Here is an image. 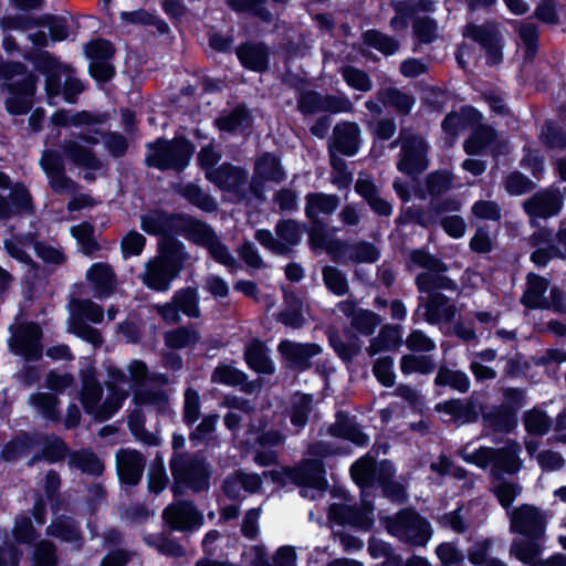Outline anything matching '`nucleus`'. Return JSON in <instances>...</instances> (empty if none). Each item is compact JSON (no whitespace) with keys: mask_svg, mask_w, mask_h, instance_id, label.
I'll return each mask as SVG.
<instances>
[{"mask_svg":"<svg viewBox=\"0 0 566 566\" xmlns=\"http://www.w3.org/2000/svg\"><path fill=\"white\" fill-rule=\"evenodd\" d=\"M189 261L190 254L181 241L166 239L159 245L158 254L145 262L138 279L149 290L167 292Z\"/></svg>","mask_w":566,"mask_h":566,"instance_id":"1","label":"nucleus"},{"mask_svg":"<svg viewBox=\"0 0 566 566\" xmlns=\"http://www.w3.org/2000/svg\"><path fill=\"white\" fill-rule=\"evenodd\" d=\"M81 384L80 402L84 411L98 421L112 418L128 397V390L112 385L107 387L108 394L103 400V387L93 369L81 371Z\"/></svg>","mask_w":566,"mask_h":566,"instance_id":"2","label":"nucleus"},{"mask_svg":"<svg viewBox=\"0 0 566 566\" xmlns=\"http://www.w3.org/2000/svg\"><path fill=\"white\" fill-rule=\"evenodd\" d=\"M521 446L509 440L504 447H480L473 451L465 446L459 450V455L468 463L480 469L490 468V480L503 478L505 474L514 475L521 471L523 462L520 458Z\"/></svg>","mask_w":566,"mask_h":566,"instance_id":"3","label":"nucleus"},{"mask_svg":"<svg viewBox=\"0 0 566 566\" xmlns=\"http://www.w3.org/2000/svg\"><path fill=\"white\" fill-rule=\"evenodd\" d=\"M0 81L9 92L4 105L12 115H25L33 106L38 76L20 62H0Z\"/></svg>","mask_w":566,"mask_h":566,"instance_id":"4","label":"nucleus"},{"mask_svg":"<svg viewBox=\"0 0 566 566\" xmlns=\"http://www.w3.org/2000/svg\"><path fill=\"white\" fill-rule=\"evenodd\" d=\"M40 166L53 192L72 196L67 203L69 211H77L95 205V200L90 195L78 192L81 186L67 176L65 160L60 150L45 149L40 158Z\"/></svg>","mask_w":566,"mask_h":566,"instance_id":"5","label":"nucleus"},{"mask_svg":"<svg viewBox=\"0 0 566 566\" xmlns=\"http://www.w3.org/2000/svg\"><path fill=\"white\" fill-rule=\"evenodd\" d=\"M193 147L185 138H158L147 145L145 163L160 170H184L192 156Z\"/></svg>","mask_w":566,"mask_h":566,"instance_id":"6","label":"nucleus"},{"mask_svg":"<svg viewBox=\"0 0 566 566\" xmlns=\"http://www.w3.org/2000/svg\"><path fill=\"white\" fill-rule=\"evenodd\" d=\"M104 319L103 307L91 300H73L70 303L67 331L93 347H101L104 339L99 329L87 324H99Z\"/></svg>","mask_w":566,"mask_h":566,"instance_id":"7","label":"nucleus"},{"mask_svg":"<svg viewBox=\"0 0 566 566\" xmlns=\"http://www.w3.org/2000/svg\"><path fill=\"white\" fill-rule=\"evenodd\" d=\"M410 259L415 264L424 269L415 279L416 286L421 294L430 296L432 293H440V290L453 291L457 289L455 282L444 274L448 266L441 260L423 250L411 251Z\"/></svg>","mask_w":566,"mask_h":566,"instance_id":"8","label":"nucleus"},{"mask_svg":"<svg viewBox=\"0 0 566 566\" xmlns=\"http://www.w3.org/2000/svg\"><path fill=\"white\" fill-rule=\"evenodd\" d=\"M171 474L177 483L185 484L195 492L209 489L210 465L200 454L175 453L170 459Z\"/></svg>","mask_w":566,"mask_h":566,"instance_id":"9","label":"nucleus"},{"mask_svg":"<svg viewBox=\"0 0 566 566\" xmlns=\"http://www.w3.org/2000/svg\"><path fill=\"white\" fill-rule=\"evenodd\" d=\"M399 145L397 169L408 176L423 172L429 166L428 143L420 135L401 129L391 148Z\"/></svg>","mask_w":566,"mask_h":566,"instance_id":"10","label":"nucleus"},{"mask_svg":"<svg viewBox=\"0 0 566 566\" xmlns=\"http://www.w3.org/2000/svg\"><path fill=\"white\" fill-rule=\"evenodd\" d=\"M388 532L403 543L424 546L431 537L430 524L412 510H401L386 521Z\"/></svg>","mask_w":566,"mask_h":566,"instance_id":"11","label":"nucleus"},{"mask_svg":"<svg viewBox=\"0 0 566 566\" xmlns=\"http://www.w3.org/2000/svg\"><path fill=\"white\" fill-rule=\"evenodd\" d=\"M275 234L276 238L270 230L260 229L254 238L262 247L277 255L291 254L302 239L300 224L292 219L280 220L275 226Z\"/></svg>","mask_w":566,"mask_h":566,"instance_id":"12","label":"nucleus"},{"mask_svg":"<svg viewBox=\"0 0 566 566\" xmlns=\"http://www.w3.org/2000/svg\"><path fill=\"white\" fill-rule=\"evenodd\" d=\"M511 533H517L524 537L544 538L547 524V514L541 509L522 504L507 511Z\"/></svg>","mask_w":566,"mask_h":566,"instance_id":"13","label":"nucleus"},{"mask_svg":"<svg viewBox=\"0 0 566 566\" xmlns=\"http://www.w3.org/2000/svg\"><path fill=\"white\" fill-rule=\"evenodd\" d=\"M457 312L454 303L442 293H432L430 296L420 295L412 321L413 323L424 321L430 325L450 323L454 319Z\"/></svg>","mask_w":566,"mask_h":566,"instance_id":"14","label":"nucleus"},{"mask_svg":"<svg viewBox=\"0 0 566 566\" xmlns=\"http://www.w3.org/2000/svg\"><path fill=\"white\" fill-rule=\"evenodd\" d=\"M11 336L8 340L10 350L25 360H38L42 356V331L32 322L19 323L10 327Z\"/></svg>","mask_w":566,"mask_h":566,"instance_id":"15","label":"nucleus"},{"mask_svg":"<svg viewBox=\"0 0 566 566\" xmlns=\"http://www.w3.org/2000/svg\"><path fill=\"white\" fill-rule=\"evenodd\" d=\"M333 261L347 263H375L380 258V250L371 242L359 240L355 242L335 240L327 247Z\"/></svg>","mask_w":566,"mask_h":566,"instance_id":"16","label":"nucleus"},{"mask_svg":"<svg viewBox=\"0 0 566 566\" xmlns=\"http://www.w3.org/2000/svg\"><path fill=\"white\" fill-rule=\"evenodd\" d=\"M206 179L213 184L218 189L231 193L235 200H243L247 198V185L249 172L247 169L223 163L214 170L206 174Z\"/></svg>","mask_w":566,"mask_h":566,"instance_id":"17","label":"nucleus"},{"mask_svg":"<svg viewBox=\"0 0 566 566\" xmlns=\"http://www.w3.org/2000/svg\"><path fill=\"white\" fill-rule=\"evenodd\" d=\"M463 36L472 39L482 46L489 64L495 65L502 62L503 39L496 22L468 23L463 29Z\"/></svg>","mask_w":566,"mask_h":566,"instance_id":"18","label":"nucleus"},{"mask_svg":"<svg viewBox=\"0 0 566 566\" xmlns=\"http://www.w3.org/2000/svg\"><path fill=\"white\" fill-rule=\"evenodd\" d=\"M286 178V172L277 156L272 153H264L254 163L253 177L249 189L259 200L264 199L263 184L266 181L280 184Z\"/></svg>","mask_w":566,"mask_h":566,"instance_id":"19","label":"nucleus"},{"mask_svg":"<svg viewBox=\"0 0 566 566\" xmlns=\"http://www.w3.org/2000/svg\"><path fill=\"white\" fill-rule=\"evenodd\" d=\"M322 350L321 345L316 343L283 339L277 345V353L284 366L298 373L308 370L313 366L312 358L318 356Z\"/></svg>","mask_w":566,"mask_h":566,"instance_id":"20","label":"nucleus"},{"mask_svg":"<svg viewBox=\"0 0 566 566\" xmlns=\"http://www.w3.org/2000/svg\"><path fill=\"white\" fill-rule=\"evenodd\" d=\"M164 522L174 531H192L203 524V515L188 501H178L163 511Z\"/></svg>","mask_w":566,"mask_h":566,"instance_id":"21","label":"nucleus"},{"mask_svg":"<svg viewBox=\"0 0 566 566\" xmlns=\"http://www.w3.org/2000/svg\"><path fill=\"white\" fill-rule=\"evenodd\" d=\"M34 66L39 72L45 75V92L48 95L49 103L55 105L53 101L61 94L62 82L61 77L72 69L67 65H63L56 61L49 52H40L33 60Z\"/></svg>","mask_w":566,"mask_h":566,"instance_id":"22","label":"nucleus"},{"mask_svg":"<svg viewBox=\"0 0 566 566\" xmlns=\"http://www.w3.org/2000/svg\"><path fill=\"white\" fill-rule=\"evenodd\" d=\"M63 158H67L73 165L86 170L84 179L95 180L94 171L103 168V161L96 156L93 149L84 146L78 140L66 139L61 144Z\"/></svg>","mask_w":566,"mask_h":566,"instance_id":"23","label":"nucleus"},{"mask_svg":"<svg viewBox=\"0 0 566 566\" xmlns=\"http://www.w3.org/2000/svg\"><path fill=\"white\" fill-rule=\"evenodd\" d=\"M374 506L363 500L361 507L334 503L329 506V517L338 524L350 525L360 530H368L373 524L371 513Z\"/></svg>","mask_w":566,"mask_h":566,"instance_id":"24","label":"nucleus"},{"mask_svg":"<svg viewBox=\"0 0 566 566\" xmlns=\"http://www.w3.org/2000/svg\"><path fill=\"white\" fill-rule=\"evenodd\" d=\"M116 471L122 483L137 485L146 465V458L134 449H119L116 452Z\"/></svg>","mask_w":566,"mask_h":566,"instance_id":"25","label":"nucleus"},{"mask_svg":"<svg viewBox=\"0 0 566 566\" xmlns=\"http://www.w3.org/2000/svg\"><path fill=\"white\" fill-rule=\"evenodd\" d=\"M360 127L355 122L342 120L337 123L328 140V148L337 150L344 156H354L360 146Z\"/></svg>","mask_w":566,"mask_h":566,"instance_id":"26","label":"nucleus"},{"mask_svg":"<svg viewBox=\"0 0 566 566\" xmlns=\"http://www.w3.org/2000/svg\"><path fill=\"white\" fill-rule=\"evenodd\" d=\"M563 207V198L557 191H541L523 202L525 212L531 217L535 227V218L548 219L558 214Z\"/></svg>","mask_w":566,"mask_h":566,"instance_id":"27","label":"nucleus"},{"mask_svg":"<svg viewBox=\"0 0 566 566\" xmlns=\"http://www.w3.org/2000/svg\"><path fill=\"white\" fill-rule=\"evenodd\" d=\"M350 473L353 480L361 488L373 486L376 481H382L394 474L392 468L387 462L376 463L373 457L366 455L356 461Z\"/></svg>","mask_w":566,"mask_h":566,"instance_id":"28","label":"nucleus"},{"mask_svg":"<svg viewBox=\"0 0 566 566\" xmlns=\"http://www.w3.org/2000/svg\"><path fill=\"white\" fill-rule=\"evenodd\" d=\"M285 476L298 486L324 489L325 469L319 460H304L298 465L285 469Z\"/></svg>","mask_w":566,"mask_h":566,"instance_id":"29","label":"nucleus"},{"mask_svg":"<svg viewBox=\"0 0 566 566\" xmlns=\"http://www.w3.org/2000/svg\"><path fill=\"white\" fill-rule=\"evenodd\" d=\"M485 434L509 433L517 424L516 412L507 405L493 406L481 411Z\"/></svg>","mask_w":566,"mask_h":566,"instance_id":"30","label":"nucleus"},{"mask_svg":"<svg viewBox=\"0 0 566 566\" xmlns=\"http://www.w3.org/2000/svg\"><path fill=\"white\" fill-rule=\"evenodd\" d=\"M175 229L187 240L203 248L216 234L209 224L186 214L176 217Z\"/></svg>","mask_w":566,"mask_h":566,"instance_id":"31","label":"nucleus"},{"mask_svg":"<svg viewBox=\"0 0 566 566\" xmlns=\"http://www.w3.org/2000/svg\"><path fill=\"white\" fill-rule=\"evenodd\" d=\"M355 191L367 202L373 212L380 217H389L392 213V206L380 196L375 182L361 174L355 182Z\"/></svg>","mask_w":566,"mask_h":566,"instance_id":"32","label":"nucleus"},{"mask_svg":"<svg viewBox=\"0 0 566 566\" xmlns=\"http://www.w3.org/2000/svg\"><path fill=\"white\" fill-rule=\"evenodd\" d=\"M86 280L92 284L94 296L97 298H104L114 293L116 275L107 263H94L86 272Z\"/></svg>","mask_w":566,"mask_h":566,"instance_id":"33","label":"nucleus"},{"mask_svg":"<svg viewBox=\"0 0 566 566\" xmlns=\"http://www.w3.org/2000/svg\"><path fill=\"white\" fill-rule=\"evenodd\" d=\"M50 120L54 126L60 127H94L104 124L107 120V115L88 111L71 113L66 109H59L51 116Z\"/></svg>","mask_w":566,"mask_h":566,"instance_id":"34","label":"nucleus"},{"mask_svg":"<svg viewBox=\"0 0 566 566\" xmlns=\"http://www.w3.org/2000/svg\"><path fill=\"white\" fill-rule=\"evenodd\" d=\"M77 138L90 145H97L102 139L105 149L115 158L124 156L128 147L125 136L117 132H107L103 134L98 129H93L80 133Z\"/></svg>","mask_w":566,"mask_h":566,"instance_id":"35","label":"nucleus"},{"mask_svg":"<svg viewBox=\"0 0 566 566\" xmlns=\"http://www.w3.org/2000/svg\"><path fill=\"white\" fill-rule=\"evenodd\" d=\"M340 203L337 195L324 192H310L305 196V216L314 223L318 222L319 216L333 214Z\"/></svg>","mask_w":566,"mask_h":566,"instance_id":"36","label":"nucleus"},{"mask_svg":"<svg viewBox=\"0 0 566 566\" xmlns=\"http://www.w3.org/2000/svg\"><path fill=\"white\" fill-rule=\"evenodd\" d=\"M436 409L450 415L454 420L461 421L462 423L475 422L480 415L479 402L473 398L465 400L451 399L438 403Z\"/></svg>","mask_w":566,"mask_h":566,"instance_id":"37","label":"nucleus"},{"mask_svg":"<svg viewBox=\"0 0 566 566\" xmlns=\"http://www.w3.org/2000/svg\"><path fill=\"white\" fill-rule=\"evenodd\" d=\"M549 287V281L538 274L528 273L526 289L521 302L528 308H547L549 306L545 293Z\"/></svg>","mask_w":566,"mask_h":566,"instance_id":"38","label":"nucleus"},{"mask_svg":"<svg viewBox=\"0 0 566 566\" xmlns=\"http://www.w3.org/2000/svg\"><path fill=\"white\" fill-rule=\"evenodd\" d=\"M241 64L252 71L263 72L269 65V49L263 43H243L235 50Z\"/></svg>","mask_w":566,"mask_h":566,"instance_id":"39","label":"nucleus"},{"mask_svg":"<svg viewBox=\"0 0 566 566\" xmlns=\"http://www.w3.org/2000/svg\"><path fill=\"white\" fill-rule=\"evenodd\" d=\"M28 403L45 420H60V399L55 394L46 391L34 392L29 396Z\"/></svg>","mask_w":566,"mask_h":566,"instance_id":"40","label":"nucleus"},{"mask_svg":"<svg viewBox=\"0 0 566 566\" xmlns=\"http://www.w3.org/2000/svg\"><path fill=\"white\" fill-rule=\"evenodd\" d=\"M49 535L66 543H73L77 548L82 546V536L76 522L69 516L56 517L46 528Z\"/></svg>","mask_w":566,"mask_h":566,"instance_id":"41","label":"nucleus"},{"mask_svg":"<svg viewBox=\"0 0 566 566\" xmlns=\"http://www.w3.org/2000/svg\"><path fill=\"white\" fill-rule=\"evenodd\" d=\"M70 468L77 469L82 473L91 475H101L104 471V464L101 459L91 450H77L67 454Z\"/></svg>","mask_w":566,"mask_h":566,"instance_id":"42","label":"nucleus"},{"mask_svg":"<svg viewBox=\"0 0 566 566\" xmlns=\"http://www.w3.org/2000/svg\"><path fill=\"white\" fill-rule=\"evenodd\" d=\"M201 339L199 331L195 325L188 324L176 327L164 334L165 345L172 349H182L198 344Z\"/></svg>","mask_w":566,"mask_h":566,"instance_id":"43","label":"nucleus"},{"mask_svg":"<svg viewBox=\"0 0 566 566\" xmlns=\"http://www.w3.org/2000/svg\"><path fill=\"white\" fill-rule=\"evenodd\" d=\"M214 123L222 132L241 133L251 124V114L247 107L239 105L231 112L216 118Z\"/></svg>","mask_w":566,"mask_h":566,"instance_id":"44","label":"nucleus"},{"mask_svg":"<svg viewBox=\"0 0 566 566\" xmlns=\"http://www.w3.org/2000/svg\"><path fill=\"white\" fill-rule=\"evenodd\" d=\"M377 97L385 106H390L402 115H408L416 103V98L412 95L396 87L379 90Z\"/></svg>","mask_w":566,"mask_h":566,"instance_id":"45","label":"nucleus"},{"mask_svg":"<svg viewBox=\"0 0 566 566\" xmlns=\"http://www.w3.org/2000/svg\"><path fill=\"white\" fill-rule=\"evenodd\" d=\"M174 303L180 313L189 318H199L201 310L199 306V293L196 287L187 286L177 290L174 295Z\"/></svg>","mask_w":566,"mask_h":566,"instance_id":"46","label":"nucleus"},{"mask_svg":"<svg viewBox=\"0 0 566 566\" xmlns=\"http://www.w3.org/2000/svg\"><path fill=\"white\" fill-rule=\"evenodd\" d=\"M470 384V378L464 371L454 370L444 365L438 368L434 378L436 386H448L461 394L469 391Z\"/></svg>","mask_w":566,"mask_h":566,"instance_id":"47","label":"nucleus"},{"mask_svg":"<svg viewBox=\"0 0 566 566\" xmlns=\"http://www.w3.org/2000/svg\"><path fill=\"white\" fill-rule=\"evenodd\" d=\"M244 359L250 368L261 374H273L274 366L268 357L264 346L261 342L255 340L247 346L244 350Z\"/></svg>","mask_w":566,"mask_h":566,"instance_id":"48","label":"nucleus"},{"mask_svg":"<svg viewBox=\"0 0 566 566\" xmlns=\"http://www.w3.org/2000/svg\"><path fill=\"white\" fill-rule=\"evenodd\" d=\"M331 436L354 442L357 446H366L368 437L359 427L349 419L338 417L336 422L328 428Z\"/></svg>","mask_w":566,"mask_h":566,"instance_id":"49","label":"nucleus"},{"mask_svg":"<svg viewBox=\"0 0 566 566\" xmlns=\"http://www.w3.org/2000/svg\"><path fill=\"white\" fill-rule=\"evenodd\" d=\"M496 139V132L489 125L478 126L471 136L464 142V151L468 155L481 154Z\"/></svg>","mask_w":566,"mask_h":566,"instance_id":"50","label":"nucleus"},{"mask_svg":"<svg viewBox=\"0 0 566 566\" xmlns=\"http://www.w3.org/2000/svg\"><path fill=\"white\" fill-rule=\"evenodd\" d=\"M491 490L500 504L507 511L515 499L521 494L522 486L517 482L506 480L505 476L492 479Z\"/></svg>","mask_w":566,"mask_h":566,"instance_id":"51","label":"nucleus"},{"mask_svg":"<svg viewBox=\"0 0 566 566\" xmlns=\"http://www.w3.org/2000/svg\"><path fill=\"white\" fill-rule=\"evenodd\" d=\"M176 217L168 213L154 210L140 217V227L148 234H164L170 227L175 228Z\"/></svg>","mask_w":566,"mask_h":566,"instance_id":"52","label":"nucleus"},{"mask_svg":"<svg viewBox=\"0 0 566 566\" xmlns=\"http://www.w3.org/2000/svg\"><path fill=\"white\" fill-rule=\"evenodd\" d=\"M178 192L191 205L206 212H213L218 208L216 199L195 184L180 186Z\"/></svg>","mask_w":566,"mask_h":566,"instance_id":"53","label":"nucleus"},{"mask_svg":"<svg viewBox=\"0 0 566 566\" xmlns=\"http://www.w3.org/2000/svg\"><path fill=\"white\" fill-rule=\"evenodd\" d=\"M361 38L366 45L378 50L384 55H392L400 49L397 39L375 29L367 30Z\"/></svg>","mask_w":566,"mask_h":566,"instance_id":"54","label":"nucleus"},{"mask_svg":"<svg viewBox=\"0 0 566 566\" xmlns=\"http://www.w3.org/2000/svg\"><path fill=\"white\" fill-rule=\"evenodd\" d=\"M544 538L524 537L523 539H515L510 547L511 556L521 560L524 564L532 563L542 552L541 541Z\"/></svg>","mask_w":566,"mask_h":566,"instance_id":"55","label":"nucleus"},{"mask_svg":"<svg viewBox=\"0 0 566 566\" xmlns=\"http://www.w3.org/2000/svg\"><path fill=\"white\" fill-rule=\"evenodd\" d=\"M399 327L386 325L380 329L379 334L370 340L366 350L369 356H375L380 352L395 348L399 344Z\"/></svg>","mask_w":566,"mask_h":566,"instance_id":"56","label":"nucleus"},{"mask_svg":"<svg viewBox=\"0 0 566 566\" xmlns=\"http://www.w3.org/2000/svg\"><path fill=\"white\" fill-rule=\"evenodd\" d=\"M313 396L296 392L291 401L290 418L293 426L303 428L312 412Z\"/></svg>","mask_w":566,"mask_h":566,"instance_id":"57","label":"nucleus"},{"mask_svg":"<svg viewBox=\"0 0 566 566\" xmlns=\"http://www.w3.org/2000/svg\"><path fill=\"white\" fill-rule=\"evenodd\" d=\"M525 430L534 436H545L553 426L551 417L539 408H533L523 415Z\"/></svg>","mask_w":566,"mask_h":566,"instance_id":"58","label":"nucleus"},{"mask_svg":"<svg viewBox=\"0 0 566 566\" xmlns=\"http://www.w3.org/2000/svg\"><path fill=\"white\" fill-rule=\"evenodd\" d=\"M436 369V363L428 355L406 354L400 359V370L405 375L421 374L428 375Z\"/></svg>","mask_w":566,"mask_h":566,"instance_id":"59","label":"nucleus"},{"mask_svg":"<svg viewBox=\"0 0 566 566\" xmlns=\"http://www.w3.org/2000/svg\"><path fill=\"white\" fill-rule=\"evenodd\" d=\"M322 276L326 289L336 296H344L349 292L347 276L338 268L325 265L322 269Z\"/></svg>","mask_w":566,"mask_h":566,"instance_id":"60","label":"nucleus"},{"mask_svg":"<svg viewBox=\"0 0 566 566\" xmlns=\"http://www.w3.org/2000/svg\"><path fill=\"white\" fill-rule=\"evenodd\" d=\"M492 544L490 538L474 543L468 551L470 563L476 566H506L501 559L489 556Z\"/></svg>","mask_w":566,"mask_h":566,"instance_id":"61","label":"nucleus"},{"mask_svg":"<svg viewBox=\"0 0 566 566\" xmlns=\"http://www.w3.org/2000/svg\"><path fill=\"white\" fill-rule=\"evenodd\" d=\"M94 227L88 222H82L71 228L72 235L76 239L80 250L85 255H92L101 249L94 238Z\"/></svg>","mask_w":566,"mask_h":566,"instance_id":"62","label":"nucleus"},{"mask_svg":"<svg viewBox=\"0 0 566 566\" xmlns=\"http://www.w3.org/2000/svg\"><path fill=\"white\" fill-rule=\"evenodd\" d=\"M412 33L418 43L430 44L438 39V22L430 17H417L412 21Z\"/></svg>","mask_w":566,"mask_h":566,"instance_id":"63","label":"nucleus"},{"mask_svg":"<svg viewBox=\"0 0 566 566\" xmlns=\"http://www.w3.org/2000/svg\"><path fill=\"white\" fill-rule=\"evenodd\" d=\"M541 143L551 150H564L566 148V133L553 122H545L539 133Z\"/></svg>","mask_w":566,"mask_h":566,"instance_id":"64","label":"nucleus"}]
</instances>
